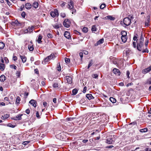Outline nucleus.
Returning a JSON list of instances; mask_svg holds the SVG:
<instances>
[{"mask_svg":"<svg viewBox=\"0 0 151 151\" xmlns=\"http://www.w3.org/2000/svg\"><path fill=\"white\" fill-rule=\"evenodd\" d=\"M145 150V151H151V148H146Z\"/></svg>","mask_w":151,"mask_h":151,"instance_id":"obj_64","label":"nucleus"},{"mask_svg":"<svg viewBox=\"0 0 151 151\" xmlns=\"http://www.w3.org/2000/svg\"><path fill=\"white\" fill-rule=\"evenodd\" d=\"M87 90V87L86 86H85L84 87L83 92V93H86V91Z\"/></svg>","mask_w":151,"mask_h":151,"instance_id":"obj_54","label":"nucleus"},{"mask_svg":"<svg viewBox=\"0 0 151 151\" xmlns=\"http://www.w3.org/2000/svg\"><path fill=\"white\" fill-rule=\"evenodd\" d=\"M25 112L27 114H29L30 112V110L29 109H27Z\"/></svg>","mask_w":151,"mask_h":151,"instance_id":"obj_52","label":"nucleus"},{"mask_svg":"<svg viewBox=\"0 0 151 151\" xmlns=\"http://www.w3.org/2000/svg\"><path fill=\"white\" fill-rule=\"evenodd\" d=\"M149 51L148 49L147 48H146L145 50H142V52L143 53L144 52H147L148 53V52Z\"/></svg>","mask_w":151,"mask_h":151,"instance_id":"obj_55","label":"nucleus"},{"mask_svg":"<svg viewBox=\"0 0 151 151\" xmlns=\"http://www.w3.org/2000/svg\"><path fill=\"white\" fill-rule=\"evenodd\" d=\"M21 15L22 17L24 18L25 17V13L24 12H23L21 13Z\"/></svg>","mask_w":151,"mask_h":151,"instance_id":"obj_49","label":"nucleus"},{"mask_svg":"<svg viewBox=\"0 0 151 151\" xmlns=\"http://www.w3.org/2000/svg\"><path fill=\"white\" fill-rule=\"evenodd\" d=\"M6 79V76L4 75H2L0 77V81L1 82H4Z\"/></svg>","mask_w":151,"mask_h":151,"instance_id":"obj_21","label":"nucleus"},{"mask_svg":"<svg viewBox=\"0 0 151 151\" xmlns=\"http://www.w3.org/2000/svg\"><path fill=\"white\" fill-rule=\"evenodd\" d=\"M105 18L106 19L110 20H114L115 19V18L111 16H107L105 17Z\"/></svg>","mask_w":151,"mask_h":151,"instance_id":"obj_18","label":"nucleus"},{"mask_svg":"<svg viewBox=\"0 0 151 151\" xmlns=\"http://www.w3.org/2000/svg\"><path fill=\"white\" fill-rule=\"evenodd\" d=\"M110 101L113 103H114L116 102V100L112 97H111L109 98Z\"/></svg>","mask_w":151,"mask_h":151,"instance_id":"obj_29","label":"nucleus"},{"mask_svg":"<svg viewBox=\"0 0 151 151\" xmlns=\"http://www.w3.org/2000/svg\"><path fill=\"white\" fill-rule=\"evenodd\" d=\"M99 119V118H98V117L97 116L96 117H93L91 119H92V120L93 121H95L96 120H98Z\"/></svg>","mask_w":151,"mask_h":151,"instance_id":"obj_50","label":"nucleus"},{"mask_svg":"<svg viewBox=\"0 0 151 151\" xmlns=\"http://www.w3.org/2000/svg\"><path fill=\"white\" fill-rule=\"evenodd\" d=\"M47 35L48 38H51L53 37L52 35L50 33L48 34Z\"/></svg>","mask_w":151,"mask_h":151,"instance_id":"obj_47","label":"nucleus"},{"mask_svg":"<svg viewBox=\"0 0 151 151\" xmlns=\"http://www.w3.org/2000/svg\"><path fill=\"white\" fill-rule=\"evenodd\" d=\"M79 55L81 58V59L82 60L83 57V53L82 52H81L79 53Z\"/></svg>","mask_w":151,"mask_h":151,"instance_id":"obj_56","label":"nucleus"},{"mask_svg":"<svg viewBox=\"0 0 151 151\" xmlns=\"http://www.w3.org/2000/svg\"><path fill=\"white\" fill-rule=\"evenodd\" d=\"M150 19L149 17H148L147 20L145 22V26H148L150 25L149 23L150 21Z\"/></svg>","mask_w":151,"mask_h":151,"instance_id":"obj_20","label":"nucleus"},{"mask_svg":"<svg viewBox=\"0 0 151 151\" xmlns=\"http://www.w3.org/2000/svg\"><path fill=\"white\" fill-rule=\"evenodd\" d=\"M32 6L34 8L36 9L39 6V3L37 1H35L33 3Z\"/></svg>","mask_w":151,"mask_h":151,"instance_id":"obj_23","label":"nucleus"},{"mask_svg":"<svg viewBox=\"0 0 151 151\" xmlns=\"http://www.w3.org/2000/svg\"><path fill=\"white\" fill-rule=\"evenodd\" d=\"M36 114V117L37 118H40V114L38 111L37 112Z\"/></svg>","mask_w":151,"mask_h":151,"instance_id":"obj_62","label":"nucleus"},{"mask_svg":"<svg viewBox=\"0 0 151 151\" xmlns=\"http://www.w3.org/2000/svg\"><path fill=\"white\" fill-rule=\"evenodd\" d=\"M55 56L54 54L52 53L49 56L45 58L44 60L42 61V63L45 64L46 62H47L50 60L54 59L55 58Z\"/></svg>","mask_w":151,"mask_h":151,"instance_id":"obj_3","label":"nucleus"},{"mask_svg":"<svg viewBox=\"0 0 151 151\" xmlns=\"http://www.w3.org/2000/svg\"><path fill=\"white\" fill-rule=\"evenodd\" d=\"M19 56L22 60V61L23 63H24L26 62L27 58V57L24 55H20Z\"/></svg>","mask_w":151,"mask_h":151,"instance_id":"obj_12","label":"nucleus"},{"mask_svg":"<svg viewBox=\"0 0 151 151\" xmlns=\"http://www.w3.org/2000/svg\"><path fill=\"white\" fill-rule=\"evenodd\" d=\"M28 48L30 51H32L34 49L33 46V45H29L28 46Z\"/></svg>","mask_w":151,"mask_h":151,"instance_id":"obj_31","label":"nucleus"},{"mask_svg":"<svg viewBox=\"0 0 151 151\" xmlns=\"http://www.w3.org/2000/svg\"><path fill=\"white\" fill-rule=\"evenodd\" d=\"M65 63H69L70 62V60L69 58H65Z\"/></svg>","mask_w":151,"mask_h":151,"instance_id":"obj_42","label":"nucleus"},{"mask_svg":"<svg viewBox=\"0 0 151 151\" xmlns=\"http://www.w3.org/2000/svg\"><path fill=\"white\" fill-rule=\"evenodd\" d=\"M86 96L89 100L92 99L94 98V97L91 94H87L86 95Z\"/></svg>","mask_w":151,"mask_h":151,"instance_id":"obj_16","label":"nucleus"},{"mask_svg":"<svg viewBox=\"0 0 151 151\" xmlns=\"http://www.w3.org/2000/svg\"><path fill=\"white\" fill-rule=\"evenodd\" d=\"M8 126L10 127L13 128L15 127V126H14L12 125L11 124H8Z\"/></svg>","mask_w":151,"mask_h":151,"instance_id":"obj_63","label":"nucleus"},{"mask_svg":"<svg viewBox=\"0 0 151 151\" xmlns=\"http://www.w3.org/2000/svg\"><path fill=\"white\" fill-rule=\"evenodd\" d=\"M106 6V5L105 4H102L100 6V8L101 9H103Z\"/></svg>","mask_w":151,"mask_h":151,"instance_id":"obj_40","label":"nucleus"},{"mask_svg":"<svg viewBox=\"0 0 151 151\" xmlns=\"http://www.w3.org/2000/svg\"><path fill=\"white\" fill-rule=\"evenodd\" d=\"M91 31L93 32H95L96 31V28L95 25H93L92 26L91 28Z\"/></svg>","mask_w":151,"mask_h":151,"instance_id":"obj_37","label":"nucleus"},{"mask_svg":"<svg viewBox=\"0 0 151 151\" xmlns=\"http://www.w3.org/2000/svg\"><path fill=\"white\" fill-rule=\"evenodd\" d=\"M82 31L83 32L86 33L88 31V28L86 27H84L83 28Z\"/></svg>","mask_w":151,"mask_h":151,"instance_id":"obj_39","label":"nucleus"},{"mask_svg":"<svg viewBox=\"0 0 151 151\" xmlns=\"http://www.w3.org/2000/svg\"><path fill=\"white\" fill-rule=\"evenodd\" d=\"M57 70L58 71H60L61 70V66L60 63H58V66L57 68Z\"/></svg>","mask_w":151,"mask_h":151,"instance_id":"obj_38","label":"nucleus"},{"mask_svg":"<svg viewBox=\"0 0 151 151\" xmlns=\"http://www.w3.org/2000/svg\"><path fill=\"white\" fill-rule=\"evenodd\" d=\"M22 114H19L15 117H14L12 118V119L15 120H19L22 119Z\"/></svg>","mask_w":151,"mask_h":151,"instance_id":"obj_6","label":"nucleus"},{"mask_svg":"<svg viewBox=\"0 0 151 151\" xmlns=\"http://www.w3.org/2000/svg\"><path fill=\"white\" fill-rule=\"evenodd\" d=\"M42 36L41 35H39L37 40V42L38 43H41L42 42L41 40L42 39Z\"/></svg>","mask_w":151,"mask_h":151,"instance_id":"obj_19","label":"nucleus"},{"mask_svg":"<svg viewBox=\"0 0 151 151\" xmlns=\"http://www.w3.org/2000/svg\"><path fill=\"white\" fill-rule=\"evenodd\" d=\"M61 24H55L52 25L53 27L56 29H58L61 27Z\"/></svg>","mask_w":151,"mask_h":151,"instance_id":"obj_28","label":"nucleus"},{"mask_svg":"<svg viewBox=\"0 0 151 151\" xmlns=\"http://www.w3.org/2000/svg\"><path fill=\"white\" fill-rule=\"evenodd\" d=\"M64 36L67 39H69L70 37V32L68 31H66L64 33Z\"/></svg>","mask_w":151,"mask_h":151,"instance_id":"obj_15","label":"nucleus"},{"mask_svg":"<svg viewBox=\"0 0 151 151\" xmlns=\"http://www.w3.org/2000/svg\"><path fill=\"white\" fill-rule=\"evenodd\" d=\"M10 67L12 68H14V69H16L17 68V67L14 65H10Z\"/></svg>","mask_w":151,"mask_h":151,"instance_id":"obj_46","label":"nucleus"},{"mask_svg":"<svg viewBox=\"0 0 151 151\" xmlns=\"http://www.w3.org/2000/svg\"><path fill=\"white\" fill-rule=\"evenodd\" d=\"M131 22V19L129 17H126L123 19V22H121L120 23L124 27L129 25Z\"/></svg>","mask_w":151,"mask_h":151,"instance_id":"obj_2","label":"nucleus"},{"mask_svg":"<svg viewBox=\"0 0 151 151\" xmlns=\"http://www.w3.org/2000/svg\"><path fill=\"white\" fill-rule=\"evenodd\" d=\"M24 8V5H22L20 7V9L19 10L20 11H22L23 10Z\"/></svg>","mask_w":151,"mask_h":151,"instance_id":"obj_53","label":"nucleus"},{"mask_svg":"<svg viewBox=\"0 0 151 151\" xmlns=\"http://www.w3.org/2000/svg\"><path fill=\"white\" fill-rule=\"evenodd\" d=\"M122 36L127 37V32L125 31H122L121 32Z\"/></svg>","mask_w":151,"mask_h":151,"instance_id":"obj_30","label":"nucleus"},{"mask_svg":"<svg viewBox=\"0 0 151 151\" xmlns=\"http://www.w3.org/2000/svg\"><path fill=\"white\" fill-rule=\"evenodd\" d=\"M20 101V97L18 96H17L16 101V104H18L19 103V101Z\"/></svg>","mask_w":151,"mask_h":151,"instance_id":"obj_34","label":"nucleus"},{"mask_svg":"<svg viewBox=\"0 0 151 151\" xmlns=\"http://www.w3.org/2000/svg\"><path fill=\"white\" fill-rule=\"evenodd\" d=\"M30 142V141H24L23 142L22 144L25 145H27L28 143H29Z\"/></svg>","mask_w":151,"mask_h":151,"instance_id":"obj_41","label":"nucleus"},{"mask_svg":"<svg viewBox=\"0 0 151 151\" xmlns=\"http://www.w3.org/2000/svg\"><path fill=\"white\" fill-rule=\"evenodd\" d=\"M53 87L54 88H57L58 87V83H54L53 85Z\"/></svg>","mask_w":151,"mask_h":151,"instance_id":"obj_44","label":"nucleus"},{"mask_svg":"<svg viewBox=\"0 0 151 151\" xmlns=\"http://www.w3.org/2000/svg\"><path fill=\"white\" fill-rule=\"evenodd\" d=\"M11 24L12 25L17 26L19 24V22L17 20H16L15 21L12 22H11Z\"/></svg>","mask_w":151,"mask_h":151,"instance_id":"obj_22","label":"nucleus"},{"mask_svg":"<svg viewBox=\"0 0 151 151\" xmlns=\"http://www.w3.org/2000/svg\"><path fill=\"white\" fill-rule=\"evenodd\" d=\"M93 60H91L89 62L88 66V69H89V68L93 64Z\"/></svg>","mask_w":151,"mask_h":151,"instance_id":"obj_36","label":"nucleus"},{"mask_svg":"<svg viewBox=\"0 0 151 151\" xmlns=\"http://www.w3.org/2000/svg\"><path fill=\"white\" fill-rule=\"evenodd\" d=\"M60 16L64 18L65 16V14L64 13H61L60 14Z\"/></svg>","mask_w":151,"mask_h":151,"instance_id":"obj_57","label":"nucleus"},{"mask_svg":"<svg viewBox=\"0 0 151 151\" xmlns=\"http://www.w3.org/2000/svg\"><path fill=\"white\" fill-rule=\"evenodd\" d=\"M29 103L34 107H36V102L34 100H31L29 101Z\"/></svg>","mask_w":151,"mask_h":151,"instance_id":"obj_14","label":"nucleus"},{"mask_svg":"<svg viewBox=\"0 0 151 151\" xmlns=\"http://www.w3.org/2000/svg\"><path fill=\"white\" fill-rule=\"evenodd\" d=\"M74 7V4L72 1H70L68 3V8L70 9H71Z\"/></svg>","mask_w":151,"mask_h":151,"instance_id":"obj_11","label":"nucleus"},{"mask_svg":"<svg viewBox=\"0 0 151 151\" xmlns=\"http://www.w3.org/2000/svg\"><path fill=\"white\" fill-rule=\"evenodd\" d=\"M4 60L5 61L6 63H8L9 62V60L6 57H4Z\"/></svg>","mask_w":151,"mask_h":151,"instance_id":"obj_59","label":"nucleus"},{"mask_svg":"<svg viewBox=\"0 0 151 151\" xmlns=\"http://www.w3.org/2000/svg\"><path fill=\"white\" fill-rule=\"evenodd\" d=\"M50 15L53 18L56 16H58L59 13L58 10L56 9H55L54 11H52L50 12Z\"/></svg>","mask_w":151,"mask_h":151,"instance_id":"obj_4","label":"nucleus"},{"mask_svg":"<svg viewBox=\"0 0 151 151\" xmlns=\"http://www.w3.org/2000/svg\"><path fill=\"white\" fill-rule=\"evenodd\" d=\"M148 42H149L148 40H146L145 41V45L146 47H147V45L148 43Z\"/></svg>","mask_w":151,"mask_h":151,"instance_id":"obj_61","label":"nucleus"},{"mask_svg":"<svg viewBox=\"0 0 151 151\" xmlns=\"http://www.w3.org/2000/svg\"><path fill=\"white\" fill-rule=\"evenodd\" d=\"M5 46L4 43L2 42H0V49H2L4 48Z\"/></svg>","mask_w":151,"mask_h":151,"instance_id":"obj_33","label":"nucleus"},{"mask_svg":"<svg viewBox=\"0 0 151 151\" xmlns=\"http://www.w3.org/2000/svg\"><path fill=\"white\" fill-rule=\"evenodd\" d=\"M114 142L112 137H109L107 138L106 140V142L108 144H112Z\"/></svg>","mask_w":151,"mask_h":151,"instance_id":"obj_10","label":"nucleus"},{"mask_svg":"<svg viewBox=\"0 0 151 151\" xmlns=\"http://www.w3.org/2000/svg\"><path fill=\"white\" fill-rule=\"evenodd\" d=\"M144 38L141 35L140 39L136 41L137 43V47L139 51H141L143 48Z\"/></svg>","mask_w":151,"mask_h":151,"instance_id":"obj_1","label":"nucleus"},{"mask_svg":"<svg viewBox=\"0 0 151 151\" xmlns=\"http://www.w3.org/2000/svg\"><path fill=\"white\" fill-rule=\"evenodd\" d=\"M121 38L122 42L124 43L126 42L127 39V37L121 36Z\"/></svg>","mask_w":151,"mask_h":151,"instance_id":"obj_25","label":"nucleus"},{"mask_svg":"<svg viewBox=\"0 0 151 151\" xmlns=\"http://www.w3.org/2000/svg\"><path fill=\"white\" fill-rule=\"evenodd\" d=\"M65 80L69 84H71L72 83V78L71 77L66 76L65 77Z\"/></svg>","mask_w":151,"mask_h":151,"instance_id":"obj_8","label":"nucleus"},{"mask_svg":"<svg viewBox=\"0 0 151 151\" xmlns=\"http://www.w3.org/2000/svg\"><path fill=\"white\" fill-rule=\"evenodd\" d=\"M78 92V91L76 88L74 89L72 91V95H76Z\"/></svg>","mask_w":151,"mask_h":151,"instance_id":"obj_32","label":"nucleus"},{"mask_svg":"<svg viewBox=\"0 0 151 151\" xmlns=\"http://www.w3.org/2000/svg\"><path fill=\"white\" fill-rule=\"evenodd\" d=\"M92 77L95 78H97L98 77V75L97 74H93L92 75Z\"/></svg>","mask_w":151,"mask_h":151,"instance_id":"obj_45","label":"nucleus"},{"mask_svg":"<svg viewBox=\"0 0 151 151\" xmlns=\"http://www.w3.org/2000/svg\"><path fill=\"white\" fill-rule=\"evenodd\" d=\"M27 33H29L28 29H25L24 31V34H27Z\"/></svg>","mask_w":151,"mask_h":151,"instance_id":"obj_60","label":"nucleus"},{"mask_svg":"<svg viewBox=\"0 0 151 151\" xmlns=\"http://www.w3.org/2000/svg\"><path fill=\"white\" fill-rule=\"evenodd\" d=\"M104 41V39L102 38L101 39L99 40L98 41V42L99 43V44H101Z\"/></svg>","mask_w":151,"mask_h":151,"instance_id":"obj_43","label":"nucleus"},{"mask_svg":"<svg viewBox=\"0 0 151 151\" xmlns=\"http://www.w3.org/2000/svg\"><path fill=\"white\" fill-rule=\"evenodd\" d=\"M63 24L64 26L66 27H69L70 24V20L68 19H65L63 22Z\"/></svg>","mask_w":151,"mask_h":151,"instance_id":"obj_5","label":"nucleus"},{"mask_svg":"<svg viewBox=\"0 0 151 151\" xmlns=\"http://www.w3.org/2000/svg\"><path fill=\"white\" fill-rule=\"evenodd\" d=\"M25 7L27 9H30L31 8L32 5L29 3H27L25 5Z\"/></svg>","mask_w":151,"mask_h":151,"instance_id":"obj_17","label":"nucleus"},{"mask_svg":"<svg viewBox=\"0 0 151 151\" xmlns=\"http://www.w3.org/2000/svg\"><path fill=\"white\" fill-rule=\"evenodd\" d=\"M5 68V65L3 63H0V69L1 71H3Z\"/></svg>","mask_w":151,"mask_h":151,"instance_id":"obj_27","label":"nucleus"},{"mask_svg":"<svg viewBox=\"0 0 151 151\" xmlns=\"http://www.w3.org/2000/svg\"><path fill=\"white\" fill-rule=\"evenodd\" d=\"M34 27L33 26H31V27H29L27 29H28V31L29 33H30L31 32H32L33 30Z\"/></svg>","mask_w":151,"mask_h":151,"instance_id":"obj_26","label":"nucleus"},{"mask_svg":"<svg viewBox=\"0 0 151 151\" xmlns=\"http://www.w3.org/2000/svg\"><path fill=\"white\" fill-rule=\"evenodd\" d=\"M151 70V65L149 67L145 68L143 70L142 73L143 74H146L149 72Z\"/></svg>","mask_w":151,"mask_h":151,"instance_id":"obj_7","label":"nucleus"},{"mask_svg":"<svg viewBox=\"0 0 151 151\" xmlns=\"http://www.w3.org/2000/svg\"><path fill=\"white\" fill-rule=\"evenodd\" d=\"M148 129L147 128H145L143 129H140V131L141 132H147Z\"/></svg>","mask_w":151,"mask_h":151,"instance_id":"obj_35","label":"nucleus"},{"mask_svg":"<svg viewBox=\"0 0 151 151\" xmlns=\"http://www.w3.org/2000/svg\"><path fill=\"white\" fill-rule=\"evenodd\" d=\"M70 10H71L72 14H73L74 12H76V10L74 9L73 8Z\"/></svg>","mask_w":151,"mask_h":151,"instance_id":"obj_58","label":"nucleus"},{"mask_svg":"<svg viewBox=\"0 0 151 151\" xmlns=\"http://www.w3.org/2000/svg\"><path fill=\"white\" fill-rule=\"evenodd\" d=\"M113 71L115 75L118 76H120L121 74V73L120 70L117 68H114Z\"/></svg>","mask_w":151,"mask_h":151,"instance_id":"obj_9","label":"nucleus"},{"mask_svg":"<svg viewBox=\"0 0 151 151\" xmlns=\"http://www.w3.org/2000/svg\"><path fill=\"white\" fill-rule=\"evenodd\" d=\"M123 52L124 54H126L127 56H128L130 54L131 51L129 48H126Z\"/></svg>","mask_w":151,"mask_h":151,"instance_id":"obj_13","label":"nucleus"},{"mask_svg":"<svg viewBox=\"0 0 151 151\" xmlns=\"http://www.w3.org/2000/svg\"><path fill=\"white\" fill-rule=\"evenodd\" d=\"M14 95H12L10 96V99L11 100V101H12L14 99Z\"/></svg>","mask_w":151,"mask_h":151,"instance_id":"obj_48","label":"nucleus"},{"mask_svg":"<svg viewBox=\"0 0 151 151\" xmlns=\"http://www.w3.org/2000/svg\"><path fill=\"white\" fill-rule=\"evenodd\" d=\"M17 59V57L15 55H13V60L14 61H16Z\"/></svg>","mask_w":151,"mask_h":151,"instance_id":"obj_51","label":"nucleus"},{"mask_svg":"<svg viewBox=\"0 0 151 151\" xmlns=\"http://www.w3.org/2000/svg\"><path fill=\"white\" fill-rule=\"evenodd\" d=\"M9 116V114H4L3 116H2L1 119H5L8 118Z\"/></svg>","mask_w":151,"mask_h":151,"instance_id":"obj_24","label":"nucleus"}]
</instances>
